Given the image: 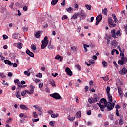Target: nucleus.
<instances>
[{
	"mask_svg": "<svg viewBox=\"0 0 127 127\" xmlns=\"http://www.w3.org/2000/svg\"><path fill=\"white\" fill-rule=\"evenodd\" d=\"M119 125H122V124H124V121H123L122 119H120V120H119Z\"/></svg>",
	"mask_w": 127,
	"mask_h": 127,
	"instance_id": "obj_56",
	"label": "nucleus"
},
{
	"mask_svg": "<svg viewBox=\"0 0 127 127\" xmlns=\"http://www.w3.org/2000/svg\"><path fill=\"white\" fill-rule=\"evenodd\" d=\"M55 59H57V60H59V59H60V61H62L63 57H62V56H59V55H58L55 57Z\"/></svg>",
	"mask_w": 127,
	"mask_h": 127,
	"instance_id": "obj_16",
	"label": "nucleus"
},
{
	"mask_svg": "<svg viewBox=\"0 0 127 127\" xmlns=\"http://www.w3.org/2000/svg\"><path fill=\"white\" fill-rule=\"evenodd\" d=\"M113 64H114V66L116 67V68L118 69V64H117V63L115 61L113 62Z\"/></svg>",
	"mask_w": 127,
	"mask_h": 127,
	"instance_id": "obj_55",
	"label": "nucleus"
},
{
	"mask_svg": "<svg viewBox=\"0 0 127 127\" xmlns=\"http://www.w3.org/2000/svg\"><path fill=\"white\" fill-rule=\"evenodd\" d=\"M31 48L33 49V50H36V46L34 45V44H32L31 45Z\"/></svg>",
	"mask_w": 127,
	"mask_h": 127,
	"instance_id": "obj_35",
	"label": "nucleus"
},
{
	"mask_svg": "<svg viewBox=\"0 0 127 127\" xmlns=\"http://www.w3.org/2000/svg\"><path fill=\"white\" fill-rule=\"evenodd\" d=\"M26 53L28 54V55H29L31 57H34V54L33 53L30 52V51L28 49L26 51Z\"/></svg>",
	"mask_w": 127,
	"mask_h": 127,
	"instance_id": "obj_11",
	"label": "nucleus"
},
{
	"mask_svg": "<svg viewBox=\"0 0 127 127\" xmlns=\"http://www.w3.org/2000/svg\"><path fill=\"white\" fill-rule=\"evenodd\" d=\"M35 36L36 37V38H39V37L40 36V31H38L35 35Z\"/></svg>",
	"mask_w": 127,
	"mask_h": 127,
	"instance_id": "obj_31",
	"label": "nucleus"
},
{
	"mask_svg": "<svg viewBox=\"0 0 127 127\" xmlns=\"http://www.w3.org/2000/svg\"><path fill=\"white\" fill-rule=\"evenodd\" d=\"M121 61H123V62L125 64L126 62H127V58H125L124 57H121V60H120Z\"/></svg>",
	"mask_w": 127,
	"mask_h": 127,
	"instance_id": "obj_25",
	"label": "nucleus"
},
{
	"mask_svg": "<svg viewBox=\"0 0 127 127\" xmlns=\"http://www.w3.org/2000/svg\"><path fill=\"white\" fill-rule=\"evenodd\" d=\"M108 99L110 101L109 102H113V97H112V95H111V94H108Z\"/></svg>",
	"mask_w": 127,
	"mask_h": 127,
	"instance_id": "obj_19",
	"label": "nucleus"
},
{
	"mask_svg": "<svg viewBox=\"0 0 127 127\" xmlns=\"http://www.w3.org/2000/svg\"><path fill=\"white\" fill-rule=\"evenodd\" d=\"M99 103H97L98 106L100 108V110L102 111V112H104L105 108H107V103L108 101H107V100L105 98H102L100 99Z\"/></svg>",
	"mask_w": 127,
	"mask_h": 127,
	"instance_id": "obj_1",
	"label": "nucleus"
},
{
	"mask_svg": "<svg viewBox=\"0 0 127 127\" xmlns=\"http://www.w3.org/2000/svg\"><path fill=\"white\" fill-rule=\"evenodd\" d=\"M31 70V68L29 69H28V71H25L24 72V74L25 75H26V76H30V71Z\"/></svg>",
	"mask_w": 127,
	"mask_h": 127,
	"instance_id": "obj_15",
	"label": "nucleus"
},
{
	"mask_svg": "<svg viewBox=\"0 0 127 127\" xmlns=\"http://www.w3.org/2000/svg\"><path fill=\"white\" fill-rule=\"evenodd\" d=\"M23 10H24V11H26V10H27V7L26 6H24L23 7Z\"/></svg>",
	"mask_w": 127,
	"mask_h": 127,
	"instance_id": "obj_63",
	"label": "nucleus"
},
{
	"mask_svg": "<svg viewBox=\"0 0 127 127\" xmlns=\"http://www.w3.org/2000/svg\"><path fill=\"white\" fill-rule=\"evenodd\" d=\"M65 2H66V0H64L63 1V2L61 3V5L63 7H64V6H65V5H66Z\"/></svg>",
	"mask_w": 127,
	"mask_h": 127,
	"instance_id": "obj_39",
	"label": "nucleus"
},
{
	"mask_svg": "<svg viewBox=\"0 0 127 127\" xmlns=\"http://www.w3.org/2000/svg\"><path fill=\"white\" fill-rule=\"evenodd\" d=\"M115 34H116V35L117 36H118V35H121V32H120V31H117V32H115Z\"/></svg>",
	"mask_w": 127,
	"mask_h": 127,
	"instance_id": "obj_54",
	"label": "nucleus"
},
{
	"mask_svg": "<svg viewBox=\"0 0 127 127\" xmlns=\"http://www.w3.org/2000/svg\"><path fill=\"white\" fill-rule=\"evenodd\" d=\"M109 118L113 121V119H114V116H113V115L111 114L109 116Z\"/></svg>",
	"mask_w": 127,
	"mask_h": 127,
	"instance_id": "obj_52",
	"label": "nucleus"
},
{
	"mask_svg": "<svg viewBox=\"0 0 127 127\" xmlns=\"http://www.w3.org/2000/svg\"><path fill=\"white\" fill-rule=\"evenodd\" d=\"M79 14L81 15V16H82V17L85 18L87 17V15H86V14H85V11H84V10H81L80 11Z\"/></svg>",
	"mask_w": 127,
	"mask_h": 127,
	"instance_id": "obj_13",
	"label": "nucleus"
},
{
	"mask_svg": "<svg viewBox=\"0 0 127 127\" xmlns=\"http://www.w3.org/2000/svg\"><path fill=\"white\" fill-rule=\"evenodd\" d=\"M75 119H76V118L75 117H70V116H69L68 118V120H69V121H74V120H75Z\"/></svg>",
	"mask_w": 127,
	"mask_h": 127,
	"instance_id": "obj_49",
	"label": "nucleus"
},
{
	"mask_svg": "<svg viewBox=\"0 0 127 127\" xmlns=\"http://www.w3.org/2000/svg\"><path fill=\"white\" fill-rule=\"evenodd\" d=\"M89 63H91L92 65H94V64H95V61L93 60H89Z\"/></svg>",
	"mask_w": 127,
	"mask_h": 127,
	"instance_id": "obj_43",
	"label": "nucleus"
},
{
	"mask_svg": "<svg viewBox=\"0 0 127 127\" xmlns=\"http://www.w3.org/2000/svg\"><path fill=\"white\" fill-rule=\"evenodd\" d=\"M50 83L51 85H52V87H56V85H55V81H54V80H51Z\"/></svg>",
	"mask_w": 127,
	"mask_h": 127,
	"instance_id": "obj_24",
	"label": "nucleus"
},
{
	"mask_svg": "<svg viewBox=\"0 0 127 127\" xmlns=\"http://www.w3.org/2000/svg\"><path fill=\"white\" fill-rule=\"evenodd\" d=\"M111 34L112 37H113V38H116V30L113 29L111 31Z\"/></svg>",
	"mask_w": 127,
	"mask_h": 127,
	"instance_id": "obj_14",
	"label": "nucleus"
},
{
	"mask_svg": "<svg viewBox=\"0 0 127 127\" xmlns=\"http://www.w3.org/2000/svg\"><path fill=\"white\" fill-rule=\"evenodd\" d=\"M112 16L115 22V23L117 22V21H118V19L117 18V17L116 16V15L114 14H113L112 15Z\"/></svg>",
	"mask_w": 127,
	"mask_h": 127,
	"instance_id": "obj_22",
	"label": "nucleus"
},
{
	"mask_svg": "<svg viewBox=\"0 0 127 127\" xmlns=\"http://www.w3.org/2000/svg\"><path fill=\"white\" fill-rule=\"evenodd\" d=\"M112 47H115V46H117V42L116 41H113L111 43Z\"/></svg>",
	"mask_w": 127,
	"mask_h": 127,
	"instance_id": "obj_27",
	"label": "nucleus"
},
{
	"mask_svg": "<svg viewBox=\"0 0 127 127\" xmlns=\"http://www.w3.org/2000/svg\"><path fill=\"white\" fill-rule=\"evenodd\" d=\"M116 115L118 117H120V114H119V110H118V109H116Z\"/></svg>",
	"mask_w": 127,
	"mask_h": 127,
	"instance_id": "obj_60",
	"label": "nucleus"
},
{
	"mask_svg": "<svg viewBox=\"0 0 127 127\" xmlns=\"http://www.w3.org/2000/svg\"><path fill=\"white\" fill-rule=\"evenodd\" d=\"M65 72L68 76H73V72L69 67L66 68Z\"/></svg>",
	"mask_w": 127,
	"mask_h": 127,
	"instance_id": "obj_6",
	"label": "nucleus"
},
{
	"mask_svg": "<svg viewBox=\"0 0 127 127\" xmlns=\"http://www.w3.org/2000/svg\"><path fill=\"white\" fill-rule=\"evenodd\" d=\"M110 87L109 86H107V88H106V93L107 94V95H109V94H110Z\"/></svg>",
	"mask_w": 127,
	"mask_h": 127,
	"instance_id": "obj_37",
	"label": "nucleus"
},
{
	"mask_svg": "<svg viewBox=\"0 0 127 127\" xmlns=\"http://www.w3.org/2000/svg\"><path fill=\"white\" fill-rule=\"evenodd\" d=\"M36 77H38L39 78H42V74L40 73H39L38 75H36Z\"/></svg>",
	"mask_w": 127,
	"mask_h": 127,
	"instance_id": "obj_51",
	"label": "nucleus"
},
{
	"mask_svg": "<svg viewBox=\"0 0 127 127\" xmlns=\"http://www.w3.org/2000/svg\"><path fill=\"white\" fill-rule=\"evenodd\" d=\"M99 97L97 94H94V97L93 98H90L88 99V102L89 104H93L95 103H97L98 102V100H99Z\"/></svg>",
	"mask_w": 127,
	"mask_h": 127,
	"instance_id": "obj_2",
	"label": "nucleus"
},
{
	"mask_svg": "<svg viewBox=\"0 0 127 127\" xmlns=\"http://www.w3.org/2000/svg\"><path fill=\"white\" fill-rule=\"evenodd\" d=\"M87 115H88V116L92 115V111L91 110L88 111L87 112Z\"/></svg>",
	"mask_w": 127,
	"mask_h": 127,
	"instance_id": "obj_53",
	"label": "nucleus"
},
{
	"mask_svg": "<svg viewBox=\"0 0 127 127\" xmlns=\"http://www.w3.org/2000/svg\"><path fill=\"white\" fill-rule=\"evenodd\" d=\"M47 113L49 114V115H51L53 114V111L52 110H48Z\"/></svg>",
	"mask_w": 127,
	"mask_h": 127,
	"instance_id": "obj_58",
	"label": "nucleus"
},
{
	"mask_svg": "<svg viewBox=\"0 0 127 127\" xmlns=\"http://www.w3.org/2000/svg\"><path fill=\"white\" fill-rule=\"evenodd\" d=\"M16 90L17 91L16 92L17 94H19V91H20L21 90V87H20V85H19V84L18 85V87H17Z\"/></svg>",
	"mask_w": 127,
	"mask_h": 127,
	"instance_id": "obj_26",
	"label": "nucleus"
},
{
	"mask_svg": "<svg viewBox=\"0 0 127 127\" xmlns=\"http://www.w3.org/2000/svg\"><path fill=\"white\" fill-rule=\"evenodd\" d=\"M92 59H94V60H97V58H98V57H97V56L94 55L93 56H92Z\"/></svg>",
	"mask_w": 127,
	"mask_h": 127,
	"instance_id": "obj_64",
	"label": "nucleus"
},
{
	"mask_svg": "<svg viewBox=\"0 0 127 127\" xmlns=\"http://www.w3.org/2000/svg\"><path fill=\"white\" fill-rule=\"evenodd\" d=\"M38 121H39V118L35 119L32 120L33 123H34L35 122H38Z\"/></svg>",
	"mask_w": 127,
	"mask_h": 127,
	"instance_id": "obj_62",
	"label": "nucleus"
},
{
	"mask_svg": "<svg viewBox=\"0 0 127 127\" xmlns=\"http://www.w3.org/2000/svg\"><path fill=\"white\" fill-rule=\"evenodd\" d=\"M3 39H4V40L7 39H8V36H7L6 35H3Z\"/></svg>",
	"mask_w": 127,
	"mask_h": 127,
	"instance_id": "obj_59",
	"label": "nucleus"
},
{
	"mask_svg": "<svg viewBox=\"0 0 127 127\" xmlns=\"http://www.w3.org/2000/svg\"><path fill=\"white\" fill-rule=\"evenodd\" d=\"M78 16H79V14L78 13H77L76 14H74V15H73V16L71 18V19H73V18L74 19H76V18H78Z\"/></svg>",
	"mask_w": 127,
	"mask_h": 127,
	"instance_id": "obj_28",
	"label": "nucleus"
},
{
	"mask_svg": "<svg viewBox=\"0 0 127 127\" xmlns=\"http://www.w3.org/2000/svg\"><path fill=\"white\" fill-rule=\"evenodd\" d=\"M76 118H81V111H78L76 113V115H75Z\"/></svg>",
	"mask_w": 127,
	"mask_h": 127,
	"instance_id": "obj_23",
	"label": "nucleus"
},
{
	"mask_svg": "<svg viewBox=\"0 0 127 127\" xmlns=\"http://www.w3.org/2000/svg\"><path fill=\"white\" fill-rule=\"evenodd\" d=\"M15 84H17V85H19L20 84V82L19 81V80L16 79L14 81Z\"/></svg>",
	"mask_w": 127,
	"mask_h": 127,
	"instance_id": "obj_40",
	"label": "nucleus"
},
{
	"mask_svg": "<svg viewBox=\"0 0 127 127\" xmlns=\"http://www.w3.org/2000/svg\"><path fill=\"white\" fill-rule=\"evenodd\" d=\"M119 73L121 75H125L127 73V69L126 68H123L121 70L119 71Z\"/></svg>",
	"mask_w": 127,
	"mask_h": 127,
	"instance_id": "obj_12",
	"label": "nucleus"
},
{
	"mask_svg": "<svg viewBox=\"0 0 127 127\" xmlns=\"http://www.w3.org/2000/svg\"><path fill=\"white\" fill-rule=\"evenodd\" d=\"M43 42H47L48 43V38L47 36H45L43 39Z\"/></svg>",
	"mask_w": 127,
	"mask_h": 127,
	"instance_id": "obj_34",
	"label": "nucleus"
},
{
	"mask_svg": "<svg viewBox=\"0 0 127 127\" xmlns=\"http://www.w3.org/2000/svg\"><path fill=\"white\" fill-rule=\"evenodd\" d=\"M102 18H103V16H102V15L100 14L96 17V20L98 21H101V20H102Z\"/></svg>",
	"mask_w": 127,
	"mask_h": 127,
	"instance_id": "obj_17",
	"label": "nucleus"
},
{
	"mask_svg": "<svg viewBox=\"0 0 127 127\" xmlns=\"http://www.w3.org/2000/svg\"><path fill=\"white\" fill-rule=\"evenodd\" d=\"M49 125L51 126V127H54V125H55V122L53 121H50L49 122Z\"/></svg>",
	"mask_w": 127,
	"mask_h": 127,
	"instance_id": "obj_38",
	"label": "nucleus"
},
{
	"mask_svg": "<svg viewBox=\"0 0 127 127\" xmlns=\"http://www.w3.org/2000/svg\"><path fill=\"white\" fill-rule=\"evenodd\" d=\"M102 13H104L105 15H107V8L102 10Z\"/></svg>",
	"mask_w": 127,
	"mask_h": 127,
	"instance_id": "obj_42",
	"label": "nucleus"
},
{
	"mask_svg": "<svg viewBox=\"0 0 127 127\" xmlns=\"http://www.w3.org/2000/svg\"><path fill=\"white\" fill-rule=\"evenodd\" d=\"M26 94V90H24L21 92V96H24Z\"/></svg>",
	"mask_w": 127,
	"mask_h": 127,
	"instance_id": "obj_48",
	"label": "nucleus"
},
{
	"mask_svg": "<svg viewBox=\"0 0 127 127\" xmlns=\"http://www.w3.org/2000/svg\"><path fill=\"white\" fill-rule=\"evenodd\" d=\"M102 79L105 81H108L109 80V77L108 76H105V77H102Z\"/></svg>",
	"mask_w": 127,
	"mask_h": 127,
	"instance_id": "obj_45",
	"label": "nucleus"
},
{
	"mask_svg": "<svg viewBox=\"0 0 127 127\" xmlns=\"http://www.w3.org/2000/svg\"><path fill=\"white\" fill-rule=\"evenodd\" d=\"M123 84H124V83H123V82L122 81H121V80H118V84H119L120 85H121V86H123Z\"/></svg>",
	"mask_w": 127,
	"mask_h": 127,
	"instance_id": "obj_57",
	"label": "nucleus"
},
{
	"mask_svg": "<svg viewBox=\"0 0 127 127\" xmlns=\"http://www.w3.org/2000/svg\"><path fill=\"white\" fill-rule=\"evenodd\" d=\"M30 88L31 91L32 92H33V91H34L35 87H34V86H33V85H31L30 86Z\"/></svg>",
	"mask_w": 127,
	"mask_h": 127,
	"instance_id": "obj_46",
	"label": "nucleus"
},
{
	"mask_svg": "<svg viewBox=\"0 0 127 127\" xmlns=\"http://www.w3.org/2000/svg\"><path fill=\"white\" fill-rule=\"evenodd\" d=\"M57 2H58V0H52L51 4L52 5H55Z\"/></svg>",
	"mask_w": 127,
	"mask_h": 127,
	"instance_id": "obj_21",
	"label": "nucleus"
},
{
	"mask_svg": "<svg viewBox=\"0 0 127 127\" xmlns=\"http://www.w3.org/2000/svg\"><path fill=\"white\" fill-rule=\"evenodd\" d=\"M16 44L17 45V48H19V49H21L22 48V43H18Z\"/></svg>",
	"mask_w": 127,
	"mask_h": 127,
	"instance_id": "obj_20",
	"label": "nucleus"
},
{
	"mask_svg": "<svg viewBox=\"0 0 127 127\" xmlns=\"http://www.w3.org/2000/svg\"><path fill=\"white\" fill-rule=\"evenodd\" d=\"M67 18H68V16H67V15H64L62 17V20H64V19H67Z\"/></svg>",
	"mask_w": 127,
	"mask_h": 127,
	"instance_id": "obj_44",
	"label": "nucleus"
},
{
	"mask_svg": "<svg viewBox=\"0 0 127 127\" xmlns=\"http://www.w3.org/2000/svg\"><path fill=\"white\" fill-rule=\"evenodd\" d=\"M102 65H103L104 67H107V66H108V63L105 61H102Z\"/></svg>",
	"mask_w": 127,
	"mask_h": 127,
	"instance_id": "obj_29",
	"label": "nucleus"
},
{
	"mask_svg": "<svg viewBox=\"0 0 127 127\" xmlns=\"http://www.w3.org/2000/svg\"><path fill=\"white\" fill-rule=\"evenodd\" d=\"M18 35H19V33H15L12 36V38H13V39H17V38L18 37Z\"/></svg>",
	"mask_w": 127,
	"mask_h": 127,
	"instance_id": "obj_18",
	"label": "nucleus"
},
{
	"mask_svg": "<svg viewBox=\"0 0 127 127\" xmlns=\"http://www.w3.org/2000/svg\"><path fill=\"white\" fill-rule=\"evenodd\" d=\"M71 49L73 51H76L77 50V47L73 46L71 47Z\"/></svg>",
	"mask_w": 127,
	"mask_h": 127,
	"instance_id": "obj_50",
	"label": "nucleus"
},
{
	"mask_svg": "<svg viewBox=\"0 0 127 127\" xmlns=\"http://www.w3.org/2000/svg\"><path fill=\"white\" fill-rule=\"evenodd\" d=\"M4 62L5 64L9 65V66H12V65H13V63H11V62L8 60H5Z\"/></svg>",
	"mask_w": 127,
	"mask_h": 127,
	"instance_id": "obj_10",
	"label": "nucleus"
},
{
	"mask_svg": "<svg viewBox=\"0 0 127 127\" xmlns=\"http://www.w3.org/2000/svg\"><path fill=\"white\" fill-rule=\"evenodd\" d=\"M20 109H22V110H24V111H28L29 108L28 107H26L25 105L21 104L20 105Z\"/></svg>",
	"mask_w": 127,
	"mask_h": 127,
	"instance_id": "obj_9",
	"label": "nucleus"
},
{
	"mask_svg": "<svg viewBox=\"0 0 127 127\" xmlns=\"http://www.w3.org/2000/svg\"><path fill=\"white\" fill-rule=\"evenodd\" d=\"M2 84L4 86H8V85H9L8 83L5 82V80H3Z\"/></svg>",
	"mask_w": 127,
	"mask_h": 127,
	"instance_id": "obj_36",
	"label": "nucleus"
},
{
	"mask_svg": "<svg viewBox=\"0 0 127 127\" xmlns=\"http://www.w3.org/2000/svg\"><path fill=\"white\" fill-rule=\"evenodd\" d=\"M43 86V83H40L39 84V87L40 88V89H42Z\"/></svg>",
	"mask_w": 127,
	"mask_h": 127,
	"instance_id": "obj_61",
	"label": "nucleus"
},
{
	"mask_svg": "<svg viewBox=\"0 0 127 127\" xmlns=\"http://www.w3.org/2000/svg\"><path fill=\"white\" fill-rule=\"evenodd\" d=\"M118 64H119V65H121V66H123V65H124V64H125L123 61H122L121 60H119L118 61Z\"/></svg>",
	"mask_w": 127,
	"mask_h": 127,
	"instance_id": "obj_32",
	"label": "nucleus"
},
{
	"mask_svg": "<svg viewBox=\"0 0 127 127\" xmlns=\"http://www.w3.org/2000/svg\"><path fill=\"white\" fill-rule=\"evenodd\" d=\"M33 115L34 118H37L38 117V115H37L36 114V112H33Z\"/></svg>",
	"mask_w": 127,
	"mask_h": 127,
	"instance_id": "obj_47",
	"label": "nucleus"
},
{
	"mask_svg": "<svg viewBox=\"0 0 127 127\" xmlns=\"http://www.w3.org/2000/svg\"><path fill=\"white\" fill-rule=\"evenodd\" d=\"M51 118H57L58 117V114H53L51 115Z\"/></svg>",
	"mask_w": 127,
	"mask_h": 127,
	"instance_id": "obj_33",
	"label": "nucleus"
},
{
	"mask_svg": "<svg viewBox=\"0 0 127 127\" xmlns=\"http://www.w3.org/2000/svg\"><path fill=\"white\" fill-rule=\"evenodd\" d=\"M48 45V43L47 42H43V40H42V44L41 46V49H44L46 46Z\"/></svg>",
	"mask_w": 127,
	"mask_h": 127,
	"instance_id": "obj_7",
	"label": "nucleus"
},
{
	"mask_svg": "<svg viewBox=\"0 0 127 127\" xmlns=\"http://www.w3.org/2000/svg\"><path fill=\"white\" fill-rule=\"evenodd\" d=\"M50 97H52L54 99H56V100H59L62 99L61 96L58 93H54L52 94H50Z\"/></svg>",
	"mask_w": 127,
	"mask_h": 127,
	"instance_id": "obj_4",
	"label": "nucleus"
},
{
	"mask_svg": "<svg viewBox=\"0 0 127 127\" xmlns=\"http://www.w3.org/2000/svg\"><path fill=\"white\" fill-rule=\"evenodd\" d=\"M108 23L110 27H115V26H116V24L111 17H108Z\"/></svg>",
	"mask_w": 127,
	"mask_h": 127,
	"instance_id": "obj_5",
	"label": "nucleus"
},
{
	"mask_svg": "<svg viewBox=\"0 0 127 127\" xmlns=\"http://www.w3.org/2000/svg\"><path fill=\"white\" fill-rule=\"evenodd\" d=\"M85 7L88 9V10H91V8H92V6L86 4L85 5Z\"/></svg>",
	"mask_w": 127,
	"mask_h": 127,
	"instance_id": "obj_30",
	"label": "nucleus"
},
{
	"mask_svg": "<svg viewBox=\"0 0 127 127\" xmlns=\"http://www.w3.org/2000/svg\"><path fill=\"white\" fill-rule=\"evenodd\" d=\"M26 93H27V94H29V95H32V94H33V91H32L31 90L30 91L28 90H26Z\"/></svg>",
	"mask_w": 127,
	"mask_h": 127,
	"instance_id": "obj_41",
	"label": "nucleus"
},
{
	"mask_svg": "<svg viewBox=\"0 0 127 127\" xmlns=\"http://www.w3.org/2000/svg\"><path fill=\"white\" fill-rule=\"evenodd\" d=\"M117 86L119 95L120 98H123V91L122 90V88H121V87H119L118 86V84H117Z\"/></svg>",
	"mask_w": 127,
	"mask_h": 127,
	"instance_id": "obj_8",
	"label": "nucleus"
},
{
	"mask_svg": "<svg viewBox=\"0 0 127 127\" xmlns=\"http://www.w3.org/2000/svg\"><path fill=\"white\" fill-rule=\"evenodd\" d=\"M115 107V103H112L111 102H107V105L106 107V110L108 111V112L113 110Z\"/></svg>",
	"mask_w": 127,
	"mask_h": 127,
	"instance_id": "obj_3",
	"label": "nucleus"
}]
</instances>
